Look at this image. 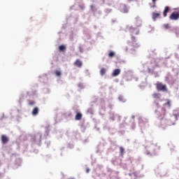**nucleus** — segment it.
Returning a JSON list of instances; mask_svg holds the SVG:
<instances>
[{
  "label": "nucleus",
  "instance_id": "nucleus-17",
  "mask_svg": "<svg viewBox=\"0 0 179 179\" xmlns=\"http://www.w3.org/2000/svg\"><path fill=\"white\" fill-rule=\"evenodd\" d=\"M106 69L102 68L100 71V74L101 75V76H103L105 73H106Z\"/></svg>",
  "mask_w": 179,
  "mask_h": 179
},
{
  "label": "nucleus",
  "instance_id": "nucleus-21",
  "mask_svg": "<svg viewBox=\"0 0 179 179\" xmlns=\"http://www.w3.org/2000/svg\"><path fill=\"white\" fill-rule=\"evenodd\" d=\"M164 27L165 29H170V25L169 24H166L164 25Z\"/></svg>",
  "mask_w": 179,
  "mask_h": 179
},
{
  "label": "nucleus",
  "instance_id": "nucleus-23",
  "mask_svg": "<svg viewBox=\"0 0 179 179\" xmlns=\"http://www.w3.org/2000/svg\"><path fill=\"white\" fill-rule=\"evenodd\" d=\"M90 171V169H86V173H89Z\"/></svg>",
  "mask_w": 179,
  "mask_h": 179
},
{
  "label": "nucleus",
  "instance_id": "nucleus-3",
  "mask_svg": "<svg viewBox=\"0 0 179 179\" xmlns=\"http://www.w3.org/2000/svg\"><path fill=\"white\" fill-rule=\"evenodd\" d=\"M169 19L171 20H178L179 19V13L178 12H173L170 16Z\"/></svg>",
  "mask_w": 179,
  "mask_h": 179
},
{
  "label": "nucleus",
  "instance_id": "nucleus-5",
  "mask_svg": "<svg viewBox=\"0 0 179 179\" xmlns=\"http://www.w3.org/2000/svg\"><path fill=\"white\" fill-rule=\"evenodd\" d=\"M1 142L4 145L6 144L7 142H9V138L5 135H1Z\"/></svg>",
  "mask_w": 179,
  "mask_h": 179
},
{
  "label": "nucleus",
  "instance_id": "nucleus-15",
  "mask_svg": "<svg viewBox=\"0 0 179 179\" xmlns=\"http://www.w3.org/2000/svg\"><path fill=\"white\" fill-rule=\"evenodd\" d=\"M59 51H65L66 50V48L64 45H61L59 46Z\"/></svg>",
  "mask_w": 179,
  "mask_h": 179
},
{
  "label": "nucleus",
  "instance_id": "nucleus-8",
  "mask_svg": "<svg viewBox=\"0 0 179 179\" xmlns=\"http://www.w3.org/2000/svg\"><path fill=\"white\" fill-rule=\"evenodd\" d=\"M83 115L80 113H77L76 117H75V120L76 121H80L82 120Z\"/></svg>",
  "mask_w": 179,
  "mask_h": 179
},
{
  "label": "nucleus",
  "instance_id": "nucleus-14",
  "mask_svg": "<svg viewBox=\"0 0 179 179\" xmlns=\"http://www.w3.org/2000/svg\"><path fill=\"white\" fill-rule=\"evenodd\" d=\"M120 152L121 156H124V153L125 152V149L124 148V147H120Z\"/></svg>",
  "mask_w": 179,
  "mask_h": 179
},
{
  "label": "nucleus",
  "instance_id": "nucleus-18",
  "mask_svg": "<svg viewBox=\"0 0 179 179\" xmlns=\"http://www.w3.org/2000/svg\"><path fill=\"white\" fill-rule=\"evenodd\" d=\"M164 106H169V107H171V102L170 101V100L167 99L166 103H164Z\"/></svg>",
  "mask_w": 179,
  "mask_h": 179
},
{
  "label": "nucleus",
  "instance_id": "nucleus-20",
  "mask_svg": "<svg viewBox=\"0 0 179 179\" xmlns=\"http://www.w3.org/2000/svg\"><path fill=\"white\" fill-rule=\"evenodd\" d=\"M34 104H36V102H34V101H29V106H34Z\"/></svg>",
  "mask_w": 179,
  "mask_h": 179
},
{
  "label": "nucleus",
  "instance_id": "nucleus-7",
  "mask_svg": "<svg viewBox=\"0 0 179 179\" xmlns=\"http://www.w3.org/2000/svg\"><path fill=\"white\" fill-rule=\"evenodd\" d=\"M74 65L76 66H78V68H81L82 65H83V63L79 59H77L76 60V62H74Z\"/></svg>",
  "mask_w": 179,
  "mask_h": 179
},
{
  "label": "nucleus",
  "instance_id": "nucleus-26",
  "mask_svg": "<svg viewBox=\"0 0 179 179\" xmlns=\"http://www.w3.org/2000/svg\"><path fill=\"white\" fill-rule=\"evenodd\" d=\"M132 118H135V116H132Z\"/></svg>",
  "mask_w": 179,
  "mask_h": 179
},
{
  "label": "nucleus",
  "instance_id": "nucleus-25",
  "mask_svg": "<svg viewBox=\"0 0 179 179\" xmlns=\"http://www.w3.org/2000/svg\"><path fill=\"white\" fill-rule=\"evenodd\" d=\"M136 34H139V31H137V32L136 33Z\"/></svg>",
  "mask_w": 179,
  "mask_h": 179
},
{
  "label": "nucleus",
  "instance_id": "nucleus-28",
  "mask_svg": "<svg viewBox=\"0 0 179 179\" xmlns=\"http://www.w3.org/2000/svg\"><path fill=\"white\" fill-rule=\"evenodd\" d=\"M129 1H132V0H129Z\"/></svg>",
  "mask_w": 179,
  "mask_h": 179
},
{
  "label": "nucleus",
  "instance_id": "nucleus-2",
  "mask_svg": "<svg viewBox=\"0 0 179 179\" xmlns=\"http://www.w3.org/2000/svg\"><path fill=\"white\" fill-rule=\"evenodd\" d=\"M156 88L158 92H167V87L160 82L156 83Z\"/></svg>",
  "mask_w": 179,
  "mask_h": 179
},
{
  "label": "nucleus",
  "instance_id": "nucleus-13",
  "mask_svg": "<svg viewBox=\"0 0 179 179\" xmlns=\"http://www.w3.org/2000/svg\"><path fill=\"white\" fill-rule=\"evenodd\" d=\"M38 108L35 107L32 110V115H37L38 114Z\"/></svg>",
  "mask_w": 179,
  "mask_h": 179
},
{
  "label": "nucleus",
  "instance_id": "nucleus-22",
  "mask_svg": "<svg viewBox=\"0 0 179 179\" xmlns=\"http://www.w3.org/2000/svg\"><path fill=\"white\" fill-rule=\"evenodd\" d=\"M152 8H156V3H153V6H152Z\"/></svg>",
  "mask_w": 179,
  "mask_h": 179
},
{
  "label": "nucleus",
  "instance_id": "nucleus-27",
  "mask_svg": "<svg viewBox=\"0 0 179 179\" xmlns=\"http://www.w3.org/2000/svg\"><path fill=\"white\" fill-rule=\"evenodd\" d=\"M157 106H159V103H157Z\"/></svg>",
  "mask_w": 179,
  "mask_h": 179
},
{
  "label": "nucleus",
  "instance_id": "nucleus-11",
  "mask_svg": "<svg viewBox=\"0 0 179 179\" xmlns=\"http://www.w3.org/2000/svg\"><path fill=\"white\" fill-rule=\"evenodd\" d=\"M169 12H170V7L166 6L164 10V17H166V16H167V13H169Z\"/></svg>",
  "mask_w": 179,
  "mask_h": 179
},
{
  "label": "nucleus",
  "instance_id": "nucleus-10",
  "mask_svg": "<svg viewBox=\"0 0 179 179\" xmlns=\"http://www.w3.org/2000/svg\"><path fill=\"white\" fill-rule=\"evenodd\" d=\"M153 99H156L157 100H160V98L162 97V94L159 93H154L152 94Z\"/></svg>",
  "mask_w": 179,
  "mask_h": 179
},
{
  "label": "nucleus",
  "instance_id": "nucleus-12",
  "mask_svg": "<svg viewBox=\"0 0 179 179\" xmlns=\"http://www.w3.org/2000/svg\"><path fill=\"white\" fill-rule=\"evenodd\" d=\"M158 17H160V13H152V19H153V20H156V19H158Z\"/></svg>",
  "mask_w": 179,
  "mask_h": 179
},
{
  "label": "nucleus",
  "instance_id": "nucleus-16",
  "mask_svg": "<svg viewBox=\"0 0 179 179\" xmlns=\"http://www.w3.org/2000/svg\"><path fill=\"white\" fill-rule=\"evenodd\" d=\"M115 52H110L108 53L109 58H113V57H115Z\"/></svg>",
  "mask_w": 179,
  "mask_h": 179
},
{
  "label": "nucleus",
  "instance_id": "nucleus-19",
  "mask_svg": "<svg viewBox=\"0 0 179 179\" xmlns=\"http://www.w3.org/2000/svg\"><path fill=\"white\" fill-rule=\"evenodd\" d=\"M55 74L56 75V76H61V71L57 70L55 71Z\"/></svg>",
  "mask_w": 179,
  "mask_h": 179
},
{
  "label": "nucleus",
  "instance_id": "nucleus-1",
  "mask_svg": "<svg viewBox=\"0 0 179 179\" xmlns=\"http://www.w3.org/2000/svg\"><path fill=\"white\" fill-rule=\"evenodd\" d=\"M156 115L159 120H164L166 117V108H162L155 111Z\"/></svg>",
  "mask_w": 179,
  "mask_h": 179
},
{
  "label": "nucleus",
  "instance_id": "nucleus-4",
  "mask_svg": "<svg viewBox=\"0 0 179 179\" xmlns=\"http://www.w3.org/2000/svg\"><path fill=\"white\" fill-rule=\"evenodd\" d=\"M120 12H122L123 13H128V7L125 5H121Z\"/></svg>",
  "mask_w": 179,
  "mask_h": 179
},
{
  "label": "nucleus",
  "instance_id": "nucleus-6",
  "mask_svg": "<svg viewBox=\"0 0 179 179\" xmlns=\"http://www.w3.org/2000/svg\"><path fill=\"white\" fill-rule=\"evenodd\" d=\"M121 73V70L119 69H116L113 72V76H118Z\"/></svg>",
  "mask_w": 179,
  "mask_h": 179
},
{
  "label": "nucleus",
  "instance_id": "nucleus-9",
  "mask_svg": "<svg viewBox=\"0 0 179 179\" xmlns=\"http://www.w3.org/2000/svg\"><path fill=\"white\" fill-rule=\"evenodd\" d=\"M131 40L133 41V47H134L135 48H138L139 47V44H138L136 41H135V36H132Z\"/></svg>",
  "mask_w": 179,
  "mask_h": 179
},
{
  "label": "nucleus",
  "instance_id": "nucleus-24",
  "mask_svg": "<svg viewBox=\"0 0 179 179\" xmlns=\"http://www.w3.org/2000/svg\"><path fill=\"white\" fill-rule=\"evenodd\" d=\"M157 0H152L153 3H156Z\"/></svg>",
  "mask_w": 179,
  "mask_h": 179
}]
</instances>
